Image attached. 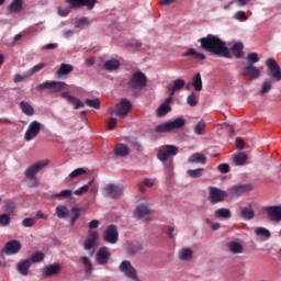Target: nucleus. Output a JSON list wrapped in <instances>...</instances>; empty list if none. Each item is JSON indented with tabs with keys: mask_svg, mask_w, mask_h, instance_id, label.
Listing matches in <instances>:
<instances>
[{
	"mask_svg": "<svg viewBox=\"0 0 281 281\" xmlns=\"http://www.w3.org/2000/svg\"><path fill=\"white\" fill-rule=\"evenodd\" d=\"M92 183H93V180H90L88 184H85L81 188L77 189L75 191L76 196H82L85 192H89V189L91 188Z\"/></svg>",
	"mask_w": 281,
	"mask_h": 281,
	"instance_id": "obj_51",
	"label": "nucleus"
},
{
	"mask_svg": "<svg viewBox=\"0 0 281 281\" xmlns=\"http://www.w3.org/2000/svg\"><path fill=\"white\" fill-rule=\"evenodd\" d=\"M232 49L234 52L235 58H243V49H245V45H243V43H235Z\"/></svg>",
	"mask_w": 281,
	"mask_h": 281,
	"instance_id": "obj_44",
	"label": "nucleus"
},
{
	"mask_svg": "<svg viewBox=\"0 0 281 281\" xmlns=\"http://www.w3.org/2000/svg\"><path fill=\"white\" fill-rule=\"evenodd\" d=\"M256 236H260L261 238H271V232L265 227H259L255 231Z\"/></svg>",
	"mask_w": 281,
	"mask_h": 281,
	"instance_id": "obj_50",
	"label": "nucleus"
},
{
	"mask_svg": "<svg viewBox=\"0 0 281 281\" xmlns=\"http://www.w3.org/2000/svg\"><path fill=\"white\" fill-rule=\"evenodd\" d=\"M235 19L237 21H247V13H245V11H237L235 13Z\"/></svg>",
	"mask_w": 281,
	"mask_h": 281,
	"instance_id": "obj_62",
	"label": "nucleus"
},
{
	"mask_svg": "<svg viewBox=\"0 0 281 281\" xmlns=\"http://www.w3.org/2000/svg\"><path fill=\"white\" fill-rule=\"evenodd\" d=\"M89 238L85 241V249L89 251V249H93V245H95V240H98V232L89 231Z\"/></svg>",
	"mask_w": 281,
	"mask_h": 281,
	"instance_id": "obj_26",
	"label": "nucleus"
},
{
	"mask_svg": "<svg viewBox=\"0 0 281 281\" xmlns=\"http://www.w3.org/2000/svg\"><path fill=\"white\" fill-rule=\"evenodd\" d=\"M23 227H34L36 225V217H26L22 221Z\"/></svg>",
	"mask_w": 281,
	"mask_h": 281,
	"instance_id": "obj_59",
	"label": "nucleus"
},
{
	"mask_svg": "<svg viewBox=\"0 0 281 281\" xmlns=\"http://www.w3.org/2000/svg\"><path fill=\"white\" fill-rule=\"evenodd\" d=\"M246 60L247 65L255 66L256 63H260V57L258 56V53H248Z\"/></svg>",
	"mask_w": 281,
	"mask_h": 281,
	"instance_id": "obj_49",
	"label": "nucleus"
},
{
	"mask_svg": "<svg viewBox=\"0 0 281 281\" xmlns=\"http://www.w3.org/2000/svg\"><path fill=\"white\" fill-rule=\"evenodd\" d=\"M178 258L182 262H190L194 258V250L192 248H182L178 251Z\"/></svg>",
	"mask_w": 281,
	"mask_h": 281,
	"instance_id": "obj_22",
	"label": "nucleus"
},
{
	"mask_svg": "<svg viewBox=\"0 0 281 281\" xmlns=\"http://www.w3.org/2000/svg\"><path fill=\"white\" fill-rule=\"evenodd\" d=\"M27 260H30L31 265H36L37 262H43L45 260V254L37 251L31 255Z\"/></svg>",
	"mask_w": 281,
	"mask_h": 281,
	"instance_id": "obj_39",
	"label": "nucleus"
},
{
	"mask_svg": "<svg viewBox=\"0 0 281 281\" xmlns=\"http://www.w3.org/2000/svg\"><path fill=\"white\" fill-rule=\"evenodd\" d=\"M105 192L111 199H119V196H122L124 192V187L108 184L105 187Z\"/></svg>",
	"mask_w": 281,
	"mask_h": 281,
	"instance_id": "obj_19",
	"label": "nucleus"
},
{
	"mask_svg": "<svg viewBox=\"0 0 281 281\" xmlns=\"http://www.w3.org/2000/svg\"><path fill=\"white\" fill-rule=\"evenodd\" d=\"M187 103L189 106H196L199 104V97L194 92H192L188 98H187Z\"/></svg>",
	"mask_w": 281,
	"mask_h": 281,
	"instance_id": "obj_56",
	"label": "nucleus"
},
{
	"mask_svg": "<svg viewBox=\"0 0 281 281\" xmlns=\"http://www.w3.org/2000/svg\"><path fill=\"white\" fill-rule=\"evenodd\" d=\"M60 273V266L58 263H50L43 268L42 277L52 278V276H58Z\"/></svg>",
	"mask_w": 281,
	"mask_h": 281,
	"instance_id": "obj_18",
	"label": "nucleus"
},
{
	"mask_svg": "<svg viewBox=\"0 0 281 281\" xmlns=\"http://www.w3.org/2000/svg\"><path fill=\"white\" fill-rule=\"evenodd\" d=\"M67 83L65 81H45L35 87L36 91H49V93H60L65 90Z\"/></svg>",
	"mask_w": 281,
	"mask_h": 281,
	"instance_id": "obj_6",
	"label": "nucleus"
},
{
	"mask_svg": "<svg viewBox=\"0 0 281 281\" xmlns=\"http://www.w3.org/2000/svg\"><path fill=\"white\" fill-rule=\"evenodd\" d=\"M148 214H150V210L144 204L138 205L135 210V216H137V218H144V216H148Z\"/></svg>",
	"mask_w": 281,
	"mask_h": 281,
	"instance_id": "obj_35",
	"label": "nucleus"
},
{
	"mask_svg": "<svg viewBox=\"0 0 281 281\" xmlns=\"http://www.w3.org/2000/svg\"><path fill=\"white\" fill-rule=\"evenodd\" d=\"M186 87V80L183 79H176L173 80V86L169 87V92H171V95H175L176 91H181Z\"/></svg>",
	"mask_w": 281,
	"mask_h": 281,
	"instance_id": "obj_31",
	"label": "nucleus"
},
{
	"mask_svg": "<svg viewBox=\"0 0 281 281\" xmlns=\"http://www.w3.org/2000/svg\"><path fill=\"white\" fill-rule=\"evenodd\" d=\"M80 262H82L85 267L86 276H91V272L93 271V265L91 263L89 257H81Z\"/></svg>",
	"mask_w": 281,
	"mask_h": 281,
	"instance_id": "obj_38",
	"label": "nucleus"
},
{
	"mask_svg": "<svg viewBox=\"0 0 281 281\" xmlns=\"http://www.w3.org/2000/svg\"><path fill=\"white\" fill-rule=\"evenodd\" d=\"M46 166H49V160H40L34 165H31L26 170L24 171V177L30 179V181H33V184L31 188H36L38 186L36 181V175L43 170Z\"/></svg>",
	"mask_w": 281,
	"mask_h": 281,
	"instance_id": "obj_3",
	"label": "nucleus"
},
{
	"mask_svg": "<svg viewBox=\"0 0 281 281\" xmlns=\"http://www.w3.org/2000/svg\"><path fill=\"white\" fill-rule=\"evenodd\" d=\"M56 214L58 218H67L69 216V209L65 205H59L56 207Z\"/></svg>",
	"mask_w": 281,
	"mask_h": 281,
	"instance_id": "obj_47",
	"label": "nucleus"
},
{
	"mask_svg": "<svg viewBox=\"0 0 281 281\" xmlns=\"http://www.w3.org/2000/svg\"><path fill=\"white\" fill-rule=\"evenodd\" d=\"M30 267H32V262L29 259H24L16 265V269L21 276H30Z\"/></svg>",
	"mask_w": 281,
	"mask_h": 281,
	"instance_id": "obj_25",
	"label": "nucleus"
},
{
	"mask_svg": "<svg viewBox=\"0 0 281 281\" xmlns=\"http://www.w3.org/2000/svg\"><path fill=\"white\" fill-rule=\"evenodd\" d=\"M111 254H109V248L102 247L97 252V262L98 265H106L109 262Z\"/></svg>",
	"mask_w": 281,
	"mask_h": 281,
	"instance_id": "obj_23",
	"label": "nucleus"
},
{
	"mask_svg": "<svg viewBox=\"0 0 281 281\" xmlns=\"http://www.w3.org/2000/svg\"><path fill=\"white\" fill-rule=\"evenodd\" d=\"M226 247L231 254H243L244 249L243 245L237 241H229L226 244Z\"/></svg>",
	"mask_w": 281,
	"mask_h": 281,
	"instance_id": "obj_30",
	"label": "nucleus"
},
{
	"mask_svg": "<svg viewBox=\"0 0 281 281\" xmlns=\"http://www.w3.org/2000/svg\"><path fill=\"white\" fill-rule=\"evenodd\" d=\"M241 76H244V78H247L248 80H258V78L260 77V70L254 65H247L243 68Z\"/></svg>",
	"mask_w": 281,
	"mask_h": 281,
	"instance_id": "obj_15",
	"label": "nucleus"
},
{
	"mask_svg": "<svg viewBox=\"0 0 281 281\" xmlns=\"http://www.w3.org/2000/svg\"><path fill=\"white\" fill-rule=\"evenodd\" d=\"M42 69H45L44 63H40V64L33 66L29 71H26L24 74V78H32V76H34V74H38V71H41Z\"/></svg>",
	"mask_w": 281,
	"mask_h": 281,
	"instance_id": "obj_37",
	"label": "nucleus"
},
{
	"mask_svg": "<svg viewBox=\"0 0 281 281\" xmlns=\"http://www.w3.org/2000/svg\"><path fill=\"white\" fill-rule=\"evenodd\" d=\"M186 126V120L178 117L173 121L161 123L155 127V133H170V131H179Z\"/></svg>",
	"mask_w": 281,
	"mask_h": 281,
	"instance_id": "obj_4",
	"label": "nucleus"
},
{
	"mask_svg": "<svg viewBox=\"0 0 281 281\" xmlns=\"http://www.w3.org/2000/svg\"><path fill=\"white\" fill-rule=\"evenodd\" d=\"M68 9H58L60 16H68L70 10H80V8H87L91 11L95 8L98 0H66Z\"/></svg>",
	"mask_w": 281,
	"mask_h": 281,
	"instance_id": "obj_2",
	"label": "nucleus"
},
{
	"mask_svg": "<svg viewBox=\"0 0 281 281\" xmlns=\"http://www.w3.org/2000/svg\"><path fill=\"white\" fill-rule=\"evenodd\" d=\"M235 144L237 150H243V148H245V140L241 138H236Z\"/></svg>",
	"mask_w": 281,
	"mask_h": 281,
	"instance_id": "obj_64",
	"label": "nucleus"
},
{
	"mask_svg": "<svg viewBox=\"0 0 281 281\" xmlns=\"http://www.w3.org/2000/svg\"><path fill=\"white\" fill-rule=\"evenodd\" d=\"M247 192H251V184H235L228 189V196L238 198Z\"/></svg>",
	"mask_w": 281,
	"mask_h": 281,
	"instance_id": "obj_14",
	"label": "nucleus"
},
{
	"mask_svg": "<svg viewBox=\"0 0 281 281\" xmlns=\"http://www.w3.org/2000/svg\"><path fill=\"white\" fill-rule=\"evenodd\" d=\"M113 153L116 157H128L131 149L125 144L120 143L114 147Z\"/></svg>",
	"mask_w": 281,
	"mask_h": 281,
	"instance_id": "obj_24",
	"label": "nucleus"
},
{
	"mask_svg": "<svg viewBox=\"0 0 281 281\" xmlns=\"http://www.w3.org/2000/svg\"><path fill=\"white\" fill-rule=\"evenodd\" d=\"M3 251L8 256H14V254H19L21 251V241L16 239L8 241L4 246Z\"/></svg>",
	"mask_w": 281,
	"mask_h": 281,
	"instance_id": "obj_17",
	"label": "nucleus"
},
{
	"mask_svg": "<svg viewBox=\"0 0 281 281\" xmlns=\"http://www.w3.org/2000/svg\"><path fill=\"white\" fill-rule=\"evenodd\" d=\"M80 212H81V210L79 207L71 209V214H72L71 222H70L71 225H75L76 221H78V218H80Z\"/></svg>",
	"mask_w": 281,
	"mask_h": 281,
	"instance_id": "obj_55",
	"label": "nucleus"
},
{
	"mask_svg": "<svg viewBox=\"0 0 281 281\" xmlns=\"http://www.w3.org/2000/svg\"><path fill=\"white\" fill-rule=\"evenodd\" d=\"M203 172H205L204 168L189 169L187 171V175H189V177H192V179H199L200 177H203Z\"/></svg>",
	"mask_w": 281,
	"mask_h": 281,
	"instance_id": "obj_48",
	"label": "nucleus"
},
{
	"mask_svg": "<svg viewBox=\"0 0 281 281\" xmlns=\"http://www.w3.org/2000/svg\"><path fill=\"white\" fill-rule=\"evenodd\" d=\"M266 65L268 67V76L274 80V82L281 81V69L276 59L268 58L266 60Z\"/></svg>",
	"mask_w": 281,
	"mask_h": 281,
	"instance_id": "obj_9",
	"label": "nucleus"
},
{
	"mask_svg": "<svg viewBox=\"0 0 281 281\" xmlns=\"http://www.w3.org/2000/svg\"><path fill=\"white\" fill-rule=\"evenodd\" d=\"M179 155V147L175 145H164L158 149L157 159L161 161V164H166V161H170L172 157H177Z\"/></svg>",
	"mask_w": 281,
	"mask_h": 281,
	"instance_id": "obj_5",
	"label": "nucleus"
},
{
	"mask_svg": "<svg viewBox=\"0 0 281 281\" xmlns=\"http://www.w3.org/2000/svg\"><path fill=\"white\" fill-rule=\"evenodd\" d=\"M240 216L244 221H251L256 216V212L251 209H241Z\"/></svg>",
	"mask_w": 281,
	"mask_h": 281,
	"instance_id": "obj_41",
	"label": "nucleus"
},
{
	"mask_svg": "<svg viewBox=\"0 0 281 281\" xmlns=\"http://www.w3.org/2000/svg\"><path fill=\"white\" fill-rule=\"evenodd\" d=\"M20 109L24 115H27L29 117H32L34 115V106L30 104L27 101H21L20 102Z\"/></svg>",
	"mask_w": 281,
	"mask_h": 281,
	"instance_id": "obj_28",
	"label": "nucleus"
},
{
	"mask_svg": "<svg viewBox=\"0 0 281 281\" xmlns=\"http://www.w3.org/2000/svg\"><path fill=\"white\" fill-rule=\"evenodd\" d=\"M183 58H191V60H196L201 63L207 58L203 53L196 52L194 48H189L182 54Z\"/></svg>",
	"mask_w": 281,
	"mask_h": 281,
	"instance_id": "obj_20",
	"label": "nucleus"
},
{
	"mask_svg": "<svg viewBox=\"0 0 281 281\" xmlns=\"http://www.w3.org/2000/svg\"><path fill=\"white\" fill-rule=\"evenodd\" d=\"M131 101L127 99H122L117 104H116V111H115V116L121 117V120H124L131 113Z\"/></svg>",
	"mask_w": 281,
	"mask_h": 281,
	"instance_id": "obj_12",
	"label": "nucleus"
},
{
	"mask_svg": "<svg viewBox=\"0 0 281 281\" xmlns=\"http://www.w3.org/2000/svg\"><path fill=\"white\" fill-rule=\"evenodd\" d=\"M189 164H205L207 161V158L203 154H193L189 159Z\"/></svg>",
	"mask_w": 281,
	"mask_h": 281,
	"instance_id": "obj_34",
	"label": "nucleus"
},
{
	"mask_svg": "<svg viewBox=\"0 0 281 281\" xmlns=\"http://www.w3.org/2000/svg\"><path fill=\"white\" fill-rule=\"evenodd\" d=\"M21 10H23V0H13L8 7L10 13L21 12Z\"/></svg>",
	"mask_w": 281,
	"mask_h": 281,
	"instance_id": "obj_33",
	"label": "nucleus"
},
{
	"mask_svg": "<svg viewBox=\"0 0 281 281\" xmlns=\"http://www.w3.org/2000/svg\"><path fill=\"white\" fill-rule=\"evenodd\" d=\"M217 170L222 172V175H227L229 172V165L228 164H221L217 167Z\"/></svg>",
	"mask_w": 281,
	"mask_h": 281,
	"instance_id": "obj_61",
	"label": "nucleus"
},
{
	"mask_svg": "<svg viewBox=\"0 0 281 281\" xmlns=\"http://www.w3.org/2000/svg\"><path fill=\"white\" fill-rule=\"evenodd\" d=\"M201 49L209 52L212 56H218L220 58H232L229 54V48L225 41L221 40L218 35L209 34L205 37L199 40Z\"/></svg>",
	"mask_w": 281,
	"mask_h": 281,
	"instance_id": "obj_1",
	"label": "nucleus"
},
{
	"mask_svg": "<svg viewBox=\"0 0 281 281\" xmlns=\"http://www.w3.org/2000/svg\"><path fill=\"white\" fill-rule=\"evenodd\" d=\"M214 216L215 218H232V211L229 209H217Z\"/></svg>",
	"mask_w": 281,
	"mask_h": 281,
	"instance_id": "obj_36",
	"label": "nucleus"
},
{
	"mask_svg": "<svg viewBox=\"0 0 281 281\" xmlns=\"http://www.w3.org/2000/svg\"><path fill=\"white\" fill-rule=\"evenodd\" d=\"M117 238H120V234L117 233V226L115 225H110L103 233V240L110 243V245H115Z\"/></svg>",
	"mask_w": 281,
	"mask_h": 281,
	"instance_id": "obj_13",
	"label": "nucleus"
},
{
	"mask_svg": "<svg viewBox=\"0 0 281 281\" xmlns=\"http://www.w3.org/2000/svg\"><path fill=\"white\" fill-rule=\"evenodd\" d=\"M54 199H69L71 196V190L66 189L53 195Z\"/></svg>",
	"mask_w": 281,
	"mask_h": 281,
	"instance_id": "obj_57",
	"label": "nucleus"
},
{
	"mask_svg": "<svg viewBox=\"0 0 281 281\" xmlns=\"http://www.w3.org/2000/svg\"><path fill=\"white\" fill-rule=\"evenodd\" d=\"M154 186H155V180L150 178H145L142 183H138V190L139 192L144 193L146 192V187L153 188Z\"/></svg>",
	"mask_w": 281,
	"mask_h": 281,
	"instance_id": "obj_40",
	"label": "nucleus"
},
{
	"mask_svg": "<svg viewBox=\"0 0 281 281\" xmlns=\"http://www.w3.org/2000/svg\"><path fill=\"white\" fill-rule=\"evenodd\" d=\"M172 111V108L170 105H167L165 103H161L159 108L157 109V116L164 117L165 115H168Z\"/></svg>",
	"mask_w": 281,
	"mask_h": 281,
	"instance_id": "obj_43",
	"label": "nucleus"
},
{
	"mask_svg": "<svg viewBox=\"0 0 281 281\" xmlns=\"http://www.w3.org/2000/svg\"><path fill=\"white\" fill-rule=\"evenodd\" d=\"M41 126L42 124L38 121L31 122L24 134L25 142H32V139H36L41 133Z\"/></svg>",
	"mask_w": 281,
	"mask_h": 281,
	"instance_id": "obj_11",
	"label": "nucleus"
},
{
	"mask_svg": "<svg viewBox=\"0 0 281 281\" xmlns=\"http://www.w3.org/2000/svg\"><path fill=\"white\" fill-rule=\"evenodd\" d=\"M247 154L245 153H239L237 155L234 156V162L236 164V166H245V164L247 162Z\"/></svg>",
	"mask_w": 281,
	"mask_h": 281,
	"instance_id": "obj_46",
	"label": "nucleus"
},
{
	"mask_svg": "<svg viewBox=\"0 0 281 281\" xmlns=\"http://www.w3.org/2000/svg\"><path fill=\"white\" fill-rule=\"evenodd\" d=\"M265 212L268 214L269 221H273L274 223H280L281 221V206H267Z\"/></svg>",
	"mask_w": 281,
	"mask_h": 281,
	"instance_id": "obj_16",
	"label": "nucleus"
},
{
	"mask_svg": "<svg viewBox=\"0 0 281 281\" xmlns=\"http://www.w3.org/2000/svg\"><path fill=\"white\" fill-rule=\"evenodd\" d=\"M81 175H87V170L83 168H77L69 175V177L70 179H76V177H80Z\"/></svg>",
	"mask_w": 281,
	"mask_h": 281,
	"instance_id": "obj_60",
	"label": "nucleus"
},
{
	"mask_svg": "<svg viewBox=\"0 0 281 281\" xmlns=\"http://www.w3.org/2000/svg\"><path fill=\"white\" fill-rule=\"evenodd\" d=\"M115 126H117V119L111 117L108 123V131H115Z\"/></svg>",
	"mask_w": 281,
	"mask_h": 281,
	"instance_id": "obj_63",
	"label": "nucleus"
},
{
	"mask_svg": "<svg viewBox=\"0 0 281 281\" xmlns=\"http://www.w3.org/2000/svg\"><path fill=\"white\" fill-rule=\"evenodd\" d=\"M127 85L130 89H144V87L148 85V77H146V74L138 70L131 76Z\"/></svg>",
	"mask_w": 281,
	"mask_h": 281,
	"instance_id": "obj_7",
	"label": "nucleus"
},
{
	"mask_svg": "<svg viewBox=\"0 0 281 281\" xmlns=\"http://www.w3.org/2000/svg\"><path fill=\"white\" fill-rule=\"evenodd\" d=\"M191 85L195 91H203V79H201V72L193 76Z\"/></svg>",
	"mask_w": 281,
	"mask_h": 281,
	"instance_id": "obj_32",
	"label": "nucleus"
},
{
	"mask_svg": "<svg viewBox=\"0 0 281 281\" xmlns=\"http://www.w3.org/2000/svg\"><path fill=\"white\" fill-rule=\"evenodd\" d=\"M11 220H10V214L3 213L0 215V226L1 227H8L10 225Z\"/></svg>",
	"mask_w": 281,
	"mask_h": 281,
	"instance_id": "obj_54",
	"label": "nucleus"
},
{
	"mask_svg": "<svg viewBox=\"0 0 281 281\" xmlns=\"http://www.w3.org/2000/svg\"><path fill=\"white\" fill-rule=\"evenodd\" d=\"M74 71V66L70 64H61L59 66V69L56 71L57 78H60L63 76H67V74H71Z\"/></svg>",
	"mask_w": 281,
	"mask_h": 281,
	"instance_id": "obj_29",
	"label": "nucleus"
},
{
	"mask_svg": "<svg viewBox=\"0 0 281 281\" xmlns=\"http://www.w3.org/2000/svg\"><path fill=\"white\" fill-rule=\"evenodd\" d=\"M206 125H207V123H205V121H200L194 127V134L195 135H203L205 133V126Z\"/></svg>",
	"mask_w": 281,
	"mask_h": 281,
	"instance_id": "obj_52",
	"label": "nucleus"
},
{
	"mask_svg": "<svg viewBox=\"0 0 281 281\" xmlns=\"http://www.w3.org/2000/svg\"><path fill=\"white\" fill-rule=\"evenodd\" d=\"M120 60L116 58L109 59L104 63L103 67L105 71H117V68L120 67Z\"/></svg>",
	"mask_w": 281,
	"mask_h": 281,
	"instance_id": "obj_27",
	"label": "nucleus"
},
{
	"mask_svg": "<svg viewBox=\"0 0 281 281\" xmlns=\"http://www.w3.org/2000/svg\"><path fill=\"white\" fill-rule=\"evenodd\" d=\"M60 97L64 98V100H67L69 104L75 105V109H85V103H82L80 99L70 95L69 92L64 91L60 93Z\"/></svg>",
	"mask_w": 281,
	"mask_h": 281,
	"instance_id": "obj_21",
	"label": "nucleus"
},
{
	"mask_svg": "<svg viewBox=\"0 0 281 281\" xmlns=\"http://www.w3.org/2000/svg\"><path fill=\"white\" fill-rule=\"evenodd\" d=\"M227 196H229V193L223 189H218L216 187L209 188L207 201H210L212 205H216V203H223Z\"/></svg>",
	"mask_w": 281,
	"mask_h": 281,
	"instance_id": "obj_8",
	"label": "nucleus"
},
{
	"mask_svg": "<svg viewBox=\"0 0 281 281\" xmlns=\"http://www.w3.org/2000/svg\"><path fill=\"white\" fill-rule=\"evenodd\" d=\"M86 104L91 109H100V99H87Z\"/></svg>",
	"mask_w": 281,
	"mask_h": 281,
	"instance_id": "obj_58",
	"label": "nucleus"
},
{
	"mask_svg": "<svg viewBox=\"0 0 281 281\" xmlns=\"http://www.w3.org/2000/svg\"><path fill=\"white\" fill-rule=\"evenodd\" d=\"M271 87H272L271 80L266 79L262 83L260 94L265 95V93H269V91H271Z\"/></svg>",
	"mask_w": 281,
	"mask_h": 281,
	"instance_id": "obj_53",
	"label": "nucleus"
},
{
	"mask_svg": "<svg viewBox=\"0 0 281 281\" xmlns=\"http://www.w3.org/2000/svg\"><path fill=\"white\" fill-rule=\"evenodd\" d=\"M162 164H164L165 175H168V177H172V170H175V160L170 158L169 160Z\"/></svg>",
	"mask_w": 281,
	"mask_h": 281,
	"instance_id": "obj_42",
	"label": "nucleus"
},
{
	"mask_svg": "<svg viewBox=\"0 0 281 281\" xmlns=\"http://www.w3.org/2000/svg\"><path fill=\"white\" fill-rule=\"evenodd\" d=\"M119 271H121V273H124V276L126 278H130V280L139 281V278L137 277V270L128 260H124L121 262V265L119 266Z\"/></svg>",
	"mask_w": 281,
	"mask_h": 281,
	"instance_id": "obj_10",
	"label": "nucleus"
},
{
	"mask_svg": "<svg viewBox=\"0 0 281 281\" xmlns=\"http://www.w3.org/2000/svg\"><path fill=\"white\" fill-rule=\"evenodd\" d=\"M91 25V21H89V18H80L75 22V27L85 30V27H89Z\"/></svg>",
	"mask_w": 281,
	"mask_h": 281,
	"instance_id": "obj_45",
	"label": "nucleus"
}]
</instances>
